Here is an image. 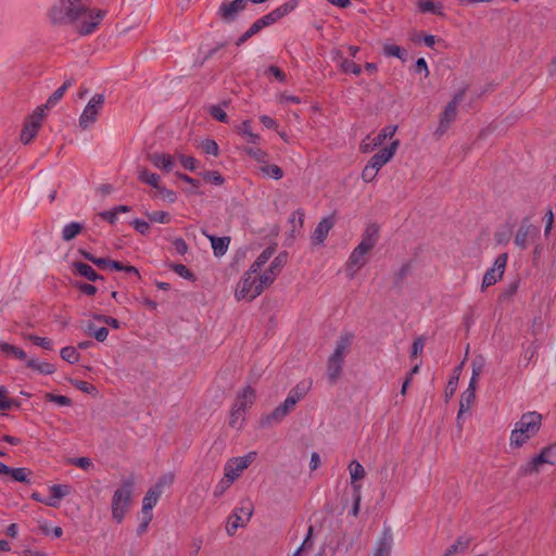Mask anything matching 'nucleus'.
Segmentation results:
<instances>
[{"mask_svg": "<svg viewBox=\"0 0 556 556\" xmlns=\"http://www.w3.org/2000/svg\"><path fill=\"white\" fill-rule=\"evenodd\" d=\"M399 146L400 141L397 139L392 141L389 147L383 148L376 154H374L371 159L368 161V163L371 164L379 172L387 163H389L392 160Z\"/></svg>", "mask_w": 556, "mask_h": 556, "instance_id": "dca6fc26", "label": "nucleus"}, {"mask_svg": "<svg viewBox=\"0 0 556 556\" xmlns=\"http://www.w3.org/2000/svg\"><path fill=\"white\" fill-rule=\"evenodd\" d=\"M261 170L264 175L273 178V179H281L283 177V170L276 164H267L261 167Z\"/></svg>", "mask_w": 556, "mask_h": 556, "instance_id": "ea45409f", "label": "nucleus"}, {"mask_svg": "<svg viewBox=\"0 0 556 556\" xmlns=\"http://www.w3.org/2000/svg\"><path fill=\"white\" fill-rule=\"evenodd\" d=\"M255 400V391L251 387L244 388L237 394L235 403L232 405L236 408V413L239 410L245 414V410L251 407Z\"/></svg>", "mask_w": 556, "mask_h": 556, "instance_id": "aec40b11", "label": "nucleus"}, {"mask_svg": "<svg viewBox=\"0 0 556 556\" xmlns=\"http://www.w3.org/2000/svg\"><path fill=\"white\" fill-rule=\"evenodd\" d=\"M348 468H349L350 476H351V484H352V488L354 489V485H359L356 482L364 479L366 472H365L363 465L357 460H352L349 464Z\"/></svg>", "mask_w": 556, "mask_h": 556, "instance_id": "7c9ffc66", "label": "nucleus"}, {"mask_svg": "<svg viewBox=\"0 0 556 556\" xmlns=\"http://www.w3.org/2000/svg\"><path fill=\"white\" fill-rule=\"evenodd\" d=\"M161 495L159 486H152L149 489L142 500V513H151L153 507L157 504Z\"/></svg>", "mask_w": 556, "mask_h": 556, "instance_id": "a878e982", "label": "nucleus"}, {"mask_svg": "<svg viewBox=\"0 0 556 556\" xmlns=\"http://www.w3.org/2000/svg\"><path fill=\"white\" fill-rule=\"evenodd\" d=\"M147 216L150 219V222H153V223L168 224L170 222L169 214L164 211L147 213Z\"/></svg>", "mask_w": 556, "mask_h": 556, "instance_id": "de8ad7c7", "label": "nucleus"}, {"mask_svg": "<svg viewBox=\"0 0 556 556\" xmlns=\"http://www.w3.org/2000/svg\"><path fill=\"white\" fill-rule=\"evenodd\" d=\"M456 116L457 108L455 106V103H447L440 115L439 126L434 134L438 137L443 136L450 128L451 124L456 119Z\"/></svg>", "mask_w": 556, "mask_h": 556, "instance_id": "a211bd4d", "label": "nucleus"}, {"mask_svg": "<svg viewBox=\"0 0 556 556\" xmlns=\"http://www.w3.org/2000/svg\"><path fill=\"white\" fill-rule=\"evenodd\" d=\"M43 109L38 108L26 121L21 131L20 139L24 144L29 143L36 136L41 126Z\"/></svg>", "mask_w": 556, "mask_h": 556, "instance_id": "ddd939ff", "label": "nucleus"}, {"mask_svg": "<svg viewBox=\"0 0 556 556\" xmlns=\"http://www.w3.org/2000/svg\"><path fill=\"white\" fill-rule=\"evenodd\" d=\"M275 253V248L268 247L266 248L258 257L254 261V263L250 266L251 273H261L263 266L270 260V257Z\"/></svg>", "mask_w": 556, "mask_h": 556, "instance_id": "c85d7f7f", "label": "nucleus"}, {"mask_svg": "<svg viewBox=\"0 0 556 556\" xmlns=\"http://www.w3.org/2000/svg\"><path fill=\"white\" fill-rule=\"evenodd\" d=\"M46 399L49 402H54L61 406H68L71 404V399L65 395H55L52 393L46 394Z\"/></svg>", "mask_w": 556, "mask_h": 556, "instance_id": "052dcab7", "label": "nucleus"}, {"mask_svg": "<svg viewBox=\"0 0 556 556\" xmlns=\"http://www.w3.org/2000/svg\"><path fill=\"white\" fill-rule=\"evenodd\" d=\"M73 268H74L75 274H78L81 277H85L89 281H97L98 279H101V280L103 279V277L101 275L97 274V271L89 264L81 263V262H74Z\"/></svg>", "mask_w": 556, "mask_h": 556, "instance_id": "b1692460", "label": "nucleus"}, {"mask_svg": "<svg viewBox=\"0 0 556 556\" xmlns=\"http://www.w3.org/2000/svg\"><path fill=\"white\" fill-rule=\"evenodd\" d=\"M296 2L294 0L283 3L268 14L256 20L249 28L254 35L258 34L265 27L275 24L278 20L286 16L294 10Z\"/></svg>", "mask_w": 556, "mask_h": 556, "instance_id": "423d86ee", "label": "nucleus"}, {"mask_svg": "<svg viewBox=\"0 0 556 556\" xmlns=\"http://www.w3.org/2000/svg\"><path fill=\"white\" fill-rule=\"evenodd\" d=\"M173 271H175L180 277H184L185 279H192L193 274L184 265V264H172L169 266Z\"/></svg>", "mask_w": 556, "mask_h": 556, "instance_id": "4d7b16f0", "label": "nucleus"}, {"mask_svg": "<svg viewBox=\"0 0 556 556\" xmlns=\"http://www.w3.org/2000/svg\"><path fill=\"white\" fill-rule=\"evenodd\" d=\"M334 226V219L332 216L324 217L316 226L311 240L314 245H320L327 239V236L331 228Z\"/></svg>", "mask_w": 556, "mask_h": 556, "instance_id": "6ab92c4d", "label": "nucleus"}, {"mask_svg": "<svg viewBox=\"0 0 556 556\" xmlns=\"http://www.w3.org/2000/svg\"><path fill=\"white\" fill-rule=\"evenodd\" d=\"M109 268H112V269H115V270H119V271H126V273H130V274H136V275H139V271L136 267L134 266H130V265H123L122 263L117 262V261H112L110 260V264H109Z\"/></svg>", "mask_w": 556, "mask_h": 556, "instance_id": "864d4df0", "label": "nucleus"}, {"mask_svg": "<svg viewBox=\"0 0 556 556\" xmlns=\"http://www.w3.org/2000/svg\"><path fill=\"white\" fill-rule=\"evenodd\" d=\"M544 464L545 462L539 453L536 456L532 457L527 464L522 465L519 468V475L522 477H527L533 473H538L540 471L541 466Z\"/></svg>", "mask_w": 556, "mask_h": 556, "instance_id": "393cba45", "label": "nucleus"}, {"mask_svg": "<svg viewBox=\"0 0 556 556\" xmlns=\"http://www.w3.org/2000/svg\"><path fill=\"white\" fill-rule=\"evenodd\" d=\"M148 159L153 164L154 167L165 173H169L170 170H173L175 165V157L167 153L154 152L152 154H149Z\"/></svg>", "mask_w": 556, "mask_h": 556, "instance_id": "412c9836", "label": "nucleus"}, {"mask_svg": "<svg viewBox=\"0 0 556 556\" xmlns=\"http://www.w3.org/2000/svg\"><path fill=\"white\" fill-rule=\"evenodd\" d=\"M131 225L141 235H147L149 232L150 225L143 219L136 218L132 220Z\"/></svg>", "mask_w": 556, "mask_h": 556, "instance_id": "69168bd1", "label": "nucleus"}, {"mask_svg": "<svg viewBox=\"0 0 556 556\" xmlns=\"http://www.w3.org/2000/svg\"><path fill=\"white\" fill-rule=\"evenodd\" d=\"M370 243H358L357 247L351 252L348 262L345 263V271L350 279H353L356 274L367 263V254L371 251Z\"/></svg>", "mask_w": 556, "mask_h": 556, "instance_id": "6e6552de", "label": "nucleus"}, {"mask_svg": "<svg viewBox=\"0 0 556 556\" xmlns=\"http://www.w3.org/2000/svg\"><path fill=\"white\" fill-rule=\"evenodd\" d=\"M244 419V413L238 412L236 413V408H231L230 417H229V426L231 428H240L242 425V421Z\"/></svg>", "mask_w": 556, "mask_h": 556, "instance_id": "3c124183", "label": "nucleus"}, {"mask_svg": "<svg viewBox=\"0 0 556 556\" xmlns=\"http://www.w3.org/2000/svg\"><path fill=\"white\" fill-rule=\"evenodd\" d=\"M237 131L239 135L243 136L250 143L255 144L260 140V136L252 131L250 121H243L241 125L238 126Z\"/></svg>", "mask_w": 556, "mask_h": 556, "instance_id": "473e14b6", "label": "nucleus"}, {"mask_svg": "<svg viewBox=\"0 0 556 556\" xmlns=\"http://www.w3.org/2000/svg\"><path fill=\"white\" fill-rule=\"evenodd\" d=\"M253 509L254 507L250 500L241 501L240 507L236 508L232 515L228 518L226 531L230 536H232L239 528L245 526L252 517Z\"/></svg>", "mask_w": 556, "mask_h": 556, "instance_id": "0eeeda50", "label": "nucleus"}, {"mask_svg": "<svg viewBox=\"0 0 556 556\" xmlns=\"http://www.w3.org/2000/svg\"><path fill=\"white\" fill-rule=\"evenodd\" d=\"M394 539L390 527H384L372 549V556H392Z\"/></svg>", "mask_w": 556, "mask_h": 556, "instance_id": "2eb2a0df", "label": "nucleus"}, {"mask_svg": "<svg viewBox=\"0 0 556 556\" xmlns=\"http://www.w3.org/2000/svg\"><path fill=\"white\" fill-rule=\"evenodd\" d=\"M254 455V453H250L242 457H233L229 459L224 468V475L227 477V482H235L243 470L253 462Z\"/></svg>", "mask_w": 556, "mask_h": 556, "instance_id": "9b49d317", "label": "nucleus"}, {"mask_svg": "<svg viewBox=\"0 0 556 556\" xmlns=\"http://www.w3.org/2000/svg\"><path fill=\"white\" fill-rule=\"evenodd\" d=\"M104 96L94 94L87 105L85 106L81 115L79 116V127L88 129L92 124L96 123L100 111L103 109Z\"/></svg>", "mask_w": 556, "mask_h": 556, "instance_id": "9d476101", "label": "nucleus"}, {"mask_svg": "<svg viewBox=\"0 0 556 556\" xmlns=\"http://www.w3.org/2000/svg\"><path fill=\"white\" fill-rule=\"evenodd\" d=\"M0 353L4 356L17 358L21 361H25L27 358L26 353L21 348L7 342H0Z\"/></svg>", "mask_w": 556, "mask_h": 556, "instance_id": "bb28decb", "label": "nucleus"}, {"mask_svg": "<svg viewBox=\"0 0 556 556\" xmlns=\"http://www.w3.org/2000/svg\"><path fill=\"white\" fill-rule=\"evenodd\" d=\"M418 9L422 13L441 14V7H438L432 0H419Z\"/></svg>", "mask_w": 556, "mask_h": 556, "instance_id": "a18cd8bd", "label": "nucleus"}, {"mask_svg": "<svg viewBox=\"0 0 556 556\" xmlns=\"http://www.w3.org/2000/svg\"><path fill=\"white\" fill-rule=\"evenodd\" d=\"M471 539L466 535L459 536L444 553V556H453L456 553H463L467 549Z\"/></svg>", "mask_w": 556, "mask_h": 556, "instance_id": "2f4dec72", "label": "nucleus"}, {"mask_svg": "<svg viewBox=\"0 0 556 556\" xmlns=\"http://www.w3.org/2000/svg\"><path fill=\"white\" fill-rule=\"evenodd\" d=\"M61 357L70 364H75L79 361V353L74 346H65L61 350Z\"/></svg>", "mask_w": 556, "mask_h": 556, "instance_id": "37998d69", "label": "nucleus"}, {"mask_svg": "<svg viewBox=\"0 0 556 556\" xmlns=\"http://www.w3.org/2000/svg\"><path fill=\"white\" fill-rule=\"evenodd\" d=\"M106 11L90 8V0H58L48 12L53 25L75 26L78 34H92L105 16Z\"/></svg>", "mask_w": 556, "mask_h": 556, "instance_id": "f257e3e1", "label": "nucleus"}, {"mask_svg": "<svg viewBox=\"0 0 556 556\" xmlns=\"http://www.w3.org/2000/svg\"><path fill=\"white\" fill-rule=\"evenodd\" d=\"M379 172L369 163H367L362 172V179L365 182H371Z\"/></svg>", "mask_w": 556, "mask_h": 556, "instance_id": "603ef678", "label": "nucleus"}, {"mask_svg": "<svg viewBox=\"0 0 556 556\" xmlns=\"http://www.w3.org/2000/svg\"><path fill=\"white\" fill-rule=\"evenodd\" d=\"M31 471L27 468H11L9 476H11L13 481L29 483V476Z\"/></svg>", "mask_w": 556, "mask_h": 556, "instance_id": "58836bf2", "label": "nucleus"}, {"mask_svg": "<svg viewBox=\"0 0 556 556\" xmlns=\"http://www.w3.org/2000/svg\"><path fill=\"white\" fill-rule=\"evenodd\" d=\"M79 253L86 258L88 260L89 262L93 263L94 265H97L99 268L101 269H105V268H109V264H110V260L109 258H105V257H96L93 254L85 251V250H79Z\"/></svg>", "mask_w": 556, "mask_h": 556, "instance_id": "a19ab883", "label": "nucleus"}, {"mask_svg": "<svg viewBox=\"0 0 556 556\" xmlns=\"http://www.w3.org/2000/svg\"><path fill=\"white\" fill-rule=\"evenodd\" d=\"M542 425V415L538 412L525 413L515 424L510 433V445L515 447L522 446L529 439L534 437Z\"/></svg>", "mask_w": 556, "mask_h": 556, "instance_id": "f03ea898", "label": "nucleus"}, {"mask_svg": "<svg viewBox=\"0 0 556 556\" xmlns=\"http://www.w3.org/2000/svg\"><path fill=\"white\" fill-rule=\"evenodd\" d=\"M378 230L379 229L375 224L369 225L362 237L361 243L368 242L370 243V249H374L378 240Z\"/></svg>", "mask_w": 556, "mask_h": 556, "instance_id": "e433bc0d", "label": "nucleus"}, {"mask_svg": "<svg viewBox=\"0 0 556 556\" xmlns=\"http://www.w3.org/2000/svg\"><path fill=\"white\" fill-rule=\"evenodd\" d=\"M333 61L338 63L344 73H351L354 75H359L362 73V67L355 62L344 58L340 50L333 51Z\"/></svg>", "mask_w": 556, "mask_h": 556, "instance_id": "4be33fe9", "label": "nucleus"}, {"mask_svg": "<svg viewBox=\"0 0 556 556\" xmlns=\"http://www.w3.org/2000/svg\"><path fill=\"white\" fill-rule=\"evenodd\" d=\"M207 237L211 241L212 249L216 256H222L227 252L228 245L230 242V239L228 237H215V236H207Z\"/></svg>", "mask_w": 556, "mask_h": 556, "instance_id": "cd10ccee", "label": "nucleus"}, {"mask_svg": "<svg viewBox=\"0 0 556 556\" xmlns=\"http://www.w3.org/2000/svg\"><path fill=\"white\" fill-rule=\"evenodd\" d=\"M287 262V254L286 253H280L279 255H277L273 262L270 263V266L277 271L280 274L282 267L285 266Z\"/></svg>", "mask_w": 556, "mask_h": 556, "instance_id": "338daca9", "label": "nucleus"}, {"mask_svg": "<svg viewBox=\"0 0 556 556\" xmlns=\"http://www.w3.org/2000/svg\"><path fill=\"white\" fill-rule=\"evenodd\" d=\"M279 273H277L270 265L264 270L262 274H257L260 282L263 285V289L269 287L275 279L278 277Z\"/></svg>", "mask_w": 556, "mask_h": 556, "instance_id": "4c0bfd02", "label": "nucleus"}, {"mask_svg": "<svg viewBox=\"0 0 556 556\" xmlns=\"http://www.w3.org/2000/svg\"><path fill=\"white\" fill-rule=\"evenodd\" d=\"M202 150L206 153V154H211V155H217L218 154V146L217 143L212 140V139H206L202 142Z\"/></svg>", "mask_w": 556, "mask_h": 556, "instance_id": "13d9d810", "label": "nucleus"}, {"mask_svg": "<svg viewBox=\"0 0 556 556\" xmlns=\"http://www.w3.org/2000/svg\"><path fill=\"white\" fill-rule=\"evenodd\" d=\"M477 384L469 383L468 388L463 392L459 401L460 413H469L476 400Z\"/></svg>", "mask_w": 556, "mask_h": 556, "instance_id": "5701e85b", "label": "nucleus"}, {"mask_svg": "<svg viewBox=\"0 0 556 556\" xmlns=\"http://www.w3.org/2000/svg\"><path fill=\"white\" fill-rule=\"evenodd\" d=\"M27 339L31 341L34 344L45 349V350H52L53 344L52 341L48 338L38 337L36 334H28Z\"/></svg>", "mask_w": 556, "mask_h": 556, "instance_id": "09e8293b", "label": "nucleus"}, {"mask_svg": "<svg viewBox=\"0 0 556 556\" xmlns=\"http://www.w3.org/2000/svg\"><path fill=\"white\" fill-rule=\"evenodd\" d=\"M540 455L543 457L545 464H556V442L542 448Z\"/></svg>", "mask_w": 556, "mask_h": 556, "instance_id": "79ce46f5", "label": "nucleus"}, {"mask_svg": "<svg viewBox=\"0 0 556 556\" xmlns=\"http://www.w3.org/2000/svg\"><path fill=\"white\" fill-rule=\"evenodd\" d=\"M361 485H354V490H353V498H354V504H353V507H352V510H351V514L355 517L357 516L358 511H359V504H361Z\"/></svg>", "mask_w": 556, "mask_h": 556, "instance_id": "680f3d73", "label": "nucleus"}, {"mask_svg": "<svg viewBox=\"0 0 556 556\" xmlns=\"http://www.w3.org/2000/svg\"><path fill=\"white\" fill-rule=\"evenodd\" d=\"M306 393V388H300V386H296L294 389H292L287 399H291L294 402V405L300 402Z\"/></svg>", "mask_w": 556, "mask_h": 556, "instance_id": "bf43d9fd", "label": "nucleus"}, {"mask_svg": "<svg viewBox=\"0 0 556 556\" xmlns=\"http://www.w3.org/2000/svg\"><path fill=\"white\" fill-rule=\"evenodd\" d=\"M425 348V339L422 337H418L414 340L412 345L410 357H416L417 355L422 353Z\"/></svg>", "mask_w": 556, "mask_h": 556, "instance_id": "e2e57ef3", "label": "nucleus"}, {"mask_svg": "<svg viewBox=\"0 0 556 556\" xmlns=\"http://www.w3.org/2000/svg\"><path fill=\"white\" fill-rule=\"evenodd\" d=\"M540 236L539 227L531 223L530 217L522 218L520 226L518 227L514 243L520 250H526L530 243L535 242Z\"/></svg>", "mask_w": 556, "mask_h": 556, "instance_id": "1a4fd4ad", "label": "nucleus"}, {"mask_svg": "<svg viewBox=\"0 0 556 556\" xmlns=\"http://www.w3.org/2000/svg\"><path fill=\"white\" fill-rule=\"evenodd\" d=\"M508 261V255L506 253L500 254L493 264V266L486 270L483 276L481 288L482 290L495 285L500 279H502L506 265Z\"/></svg>", "mask_w": 556, "mask_h": 556, "instance_id": "f8f14e48", "label": "nucleus"}, {"mask_svg": "<svg viewBox=\"0 0 556 556\" xmlns=\"http://www.w3.org/2000/svg\"><path fill=\"white\" fill-rule=\"evenodd\" d=\"M245 8V0L224 1L218 8L217 16L225 23H232Z\"/></svg>", "mask_w": 556, "mask_h": 556, "instance_id": "4468645a", "label": "nucleus"}, {"mask_svg": "<svg viewBox=\"0 0 556 556\" xmlns=\"http://www.w3.org/2000/svg\"><path fill=\"white\" fill-rule=\"evenodd\" d=\"M94 319L98 321L104 323L114 329H118L121 327V323L116 318L111 317V316L96 315Z\"/></svg>", "mask_w": 556, "mask_h": 556, "instance_id": "0e129e2a", "label": "nucleus"}, {"mask_svg": "<svg viewBox=\"0 0 556 556\" xmlns=\"http://www.w3.org/2000/svg\"><path fill=\"white\" fill-rule=\"evenodd\" d=\"M353 334L341 333L336 341V348L327 359V376L331 383H336L342 375L343 364L350 352Z\"/></svg>", "mask_w": 556, "mask_h": 556, "instance_id": "7ed1b4c3", "label": "nucleus"}, {"mask_svg": "<svg viewBox=\"0 0 556 556\" xmlns=\"http://www.w3.org/2000/svg\"><path fill=\"white\" fill-rule=\"evenodd\" d=\"M74 80L73 79H66L62 86H60L47 100L46 108H52L64 96L66 90L73 86Z\"/></svg>", "mask_w": 556, "mask_h": 556, "instance_id": "c756f323", "label": "nucleus"}, {"mask_svg": "<svg viewBox=\"0 0 556 556\" xmlns=\"http://www.w3.org/2000/svg\"><path fill=\"white\" fill-rule=\"evenodd\" d=\"M50 493L54 495V498L61 501L68 494V486L65 484H54L50 488Z\"/></svg>", "mask_w": 556, "mask_h": 556, "instance_id": "6e6d98bb", "label": "nucleus"}, {"mask_svg": "<svg viewBox=\"0 0 556 556\" xmlns=\"http://www.w3.org/2000/svg\"><path fill=\"white\" fill-rule=\"evenodd\" d=\"M397 130V126L388 125L374 138V147H380L387 139H391Z\"/></svg>", "mask_w": 556, "mask_h": 556, "instance_id": "c9c22d12", "label": "nucleus"}, {"mask_svg": "<svg viewBox=\"0 0 556 556\" xmlns=\"http://www.w3.org/2000/svg\"><path fill=\"white\" fill-rule=\"evenodd\" d=\"M132 489L134 479L128 478L123 481L121 488L115 490L113 494L112 517L117 523H121L124 520L125 515L130 507Z\"/></svg>", "mask_w": 556, "mask_h": 556, "instance_id": "20e7f679", "label": "nucleus"}, {"mask_svg": "<svg viewBox=\"0 0 556 556\" xmlns=\"http://www.w3.org/2000/svg\"><path fill=\"white\" fill-rule=\"evenodd\" d=\"M257 274L251 273V268L244 273L236 289V298L238 300L252 301L264 291Z\"/></svg>", "mask_w": 556, "mask_h": 556, "instance_id": "39448f33", "label": "nucleus"}, {"mask_svg": "<svg viewBox=\"0 0 556 556\" xmlns=\"http://www.w3.org/2000/svg\"><path fill=\"white\" fill-rule=\"evenodd\" d=\"M83 228H84L83 224L77 223V222H72V223L65 225L62 230V239L64 241L73 240L77 235L80 233Z\"/></svg>", "mask_w": 556, "mask_h": 556, "instance_id": "72a5a7b5", "label": "nucleus"}, {"mask_svg": "<svg viewBox=\"0 0 556 556\" xmlns=\"http://www.w3.org/2000/svg\"><path fill=\"white\" fill-rule=\"evenodd\" d=\"M139 179L140 181L159 189L161 187V177L152 172H149L148 169L143 168L139 172Z\"/></svg>", "mask_w": 556, "mask_h": 556, "instance_id": "f704fd0d", "label": "nucleus"}, {"mask_svg": "<svg viewBox=\"0 0 556 556\" xmlns=\"http://www.w3.org/2000/svg\"><path fill=\"white\" fill-rule=\"evenodd\" d=\"M383 53L387 56H395L401 60H404L405 56V50H403L400 46L396 45H384Z\"/></svg>", "mask_w": 556, "mask_h": 556, "instance_id": "49530a36", "label": "nucleus"}, {"mask_svg": "<svg viewBox=\"0 0 556 556\" xmlns=\"http://www.w3.org/2000/svg\"><path fill=\"white\" fill-rule=\"evenodd\" d=\"M464 363H462L458 367H456L454 369V375L453 377L450 379L448 383H447V391L446 392V396H452L457 388V382H458V378H459V372H460V369H462V366H463Z\"/></svg>", "mask_w": 556, "mask_h": 556, "instance_id": "8fccbe9b", "label": "nucleus"}, {"mask_svg": "<svg viewBox=\"0 0 556 556\" xmlns=\"http://www.w3.org/2000/svg\"><path fill=\"white\" fill-rule=\"evenodd\" d=\"M293 408V400L286 397L281 405L277 406L270 414L262 417V425L269 426L280 422Z\"/></svg>", "mask_w": 556, "mask_h": 556, "instance_id": "f3484780", "label": "nucleus"}, {"mask_svg": "<svg viewBox=\"0 0 556 556\" xmlns=\"http://www.w3.org/2000/svg\"><path fill=\"white\" fill-rule=\"evenodd\" d=\"M178 159H179L181 165L186 169H189V170H194L195 169L197 161H195V159L193 156L180 154L178 156Z\"/></svg>", "mask_w": 556, "mask_h": 556, "instance_id": "774afa93", "label": "nucleus"}, {"mask_svg": "<svg viewBox=\"0 0 556 556\" xmlns=\"http://www.w3.org/2000/svg\"><path fill=\"white\" fill-rule=\"evenodd\" d=\"M208 112L215 119L223 122V123L228 122V115L220 106L212 105V106H210Z\"/></svg>", "mask_w": 556, "mask_h": 556, "instance_id": "5fc2aeb1", "label": "nucleus"}, {"mask_svg": "<svg viewBox=\"0 0 556 556\" xmlns=\"http://www.w3.org/2000/svg\"><path fill=\"white\" fill-rule=\"evenodd\" d=\"M483 358L482 357H479V358H475L471 363V368H472V374H471V378H470V382L469 383H472V384H477L478 380H479V377L482 372V369H483Z\"/></svg>", "mask_w": 556, "mask_h": 556, "instance_id": "c03bdc74", "label": "nucleus"}]
</instances>
